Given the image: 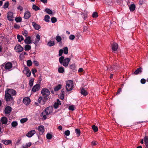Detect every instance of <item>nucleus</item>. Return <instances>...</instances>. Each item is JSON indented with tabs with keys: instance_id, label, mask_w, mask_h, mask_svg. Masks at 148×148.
<instances>
[{
	"instance_id": "obj_1",
	"label": "nucleus",
	"mask_w": 148,
	"mask_h": 148,
	"mask_svg": "<svg viewBox=\"0 0 148 148\" xmlns=\"http://www.w3.org/2000/svg\"><path fill=\"white\" fill-rule=\"evenodd\" d=\"M53 111L52 107L51 106L49 107L46 108L45 110L42 112L41 116L45 120L47 118L46 116L52 113Z\"/></svg>"
},
{
	"instance_id": "obj_2",
	"label": "nucleus",
	"mask_w": 148,
	"mask_h": 148,
	"mask_svg": "<svg viewBox=\"0 0 148 148\" xmlns=\"http://www.w3.org/2000/svg\"><path fill=\"white\" fill-rule=\"evenodd\" d=\"M70 61V58H67L64 59V57L63 56L60 57L59 59V61L60 63L61 64H62L63 66L65 67L68 66Z\"/></svg>"
},
{
	"instance_id": "obj_3",
	"label": "nucleus",
	"mask_w": 148,
	"mask_h": 148,
	"mask_svg": "<svg viewBox=\"0 0 148 148\" xmlns=\"http://www.w3.org/2000/svg\"><path fill=\"white\" fill-rule=\"evenodd\" d=\"M12 67V64L10 62H5L1 65V67L5 70L10 71L11 70Z\"/></svg>"
},
{
	"instance_id": "obj_4",
	"label": "nucleus",
	"mask_w": 148,
	"mask_h": 148,
	"mask_svg": "<svg viewBox=\"0 0 148 148\" xmlns=\"http://www.w3.org/2000/svg\"><path fill=\"white\" fill-rule=\"evenodd\" d=\"M66 88L67 91H69L73 89V82L72 81L69 80L66 82Z\"/></svg>"
},
{
	"instance_id": "obj_5",
	"label": "nucleus",
	"mask_w": 148,
	"mask_h": 148,
	"mask_svg": "<svg viewBox=\"0 0 148 148\" xmlns=\"http://www.w3.org/2000/svg\"><path fill=\"white\" fill-rule=\"evenodd\" d=\"M23 49V48L19 45H16L14 47V50L15 51L18 53L22 52Z\"/></svg>"
},
{
	"instance_id": "obj_6",
	"label": "nucleus",
	"mask_w": 148,
	"mask_h": 148,
	"mask_svg": "<svg viewBox=\"0 0 148 148\" xmlns=\"http://www.w3.org/2000/svg\"><path fill=\"white\" fill-rule=\"evenodd\" d=\"M23 72L27 77H29L30 76L31 73L29 68L27 67H25Z\"/></svg>"
},
{
	"instance_id": "obj_7",
	"label": "nucleus",
	"mask_w": 148,
	"mask_h": 148,
	"mask_svg": "<svg viewBox=\"0 0 148 148\" xmlns=\"http://www.w3.org/2000/svg\"><path fill=\"white\" fill-rule=\"evenodd\" d=\"M40 85L38 84H37L34 86L32 89V91L34 92H37L40 89Z\"/></svg>"
},
{
	"instance_id": "obj_8",
	"label": "nucleus",
	"mask_w": 148,
	"mask_h": 148,
	"mask_svg": "<svg viewBox=\"0 0 148 148\" xmlns=\"http://www.w3.org/2000/svg\"><path fill=\"white\" fill-rule=\"evenodd\" d=\"M30 102V99L29 97H27L24 98L23 100V103L26 105H29Z\"/></svg>"
},
{
	"instance_id": "obj_9",
	"label": "nucleus",
	"mask_w": 148,
	"mask_h": 148,
	"mask_svg": "<svg viewBox=\"0 0 148 148\" xmlns=\"http://www.w3.org/2000/svg\"><path fill=\"white\" fill-rule=\"evenodd\" d=\"M12 110L11 107L10 106L6 107L4 110L5 113L6 114H10Z\"/></svg>"
},
{
	"instance_id": "obj_10",
	"label": "nucleus",
	"mask_w": 148,
	"mask_h": 148,
	"mask_svg": "<svg viewBox=\"0 0 148 148\" xmlns=\"http://www.w3.org/2000/svg\"><path fill=\"white\" fill-rule=\"evenodd\" d=\"M39 133L40 134H42L45 131L44 127L42 125H40L38 127Z\"/></svg>"
},
{
	"instance_id": "obj_11",
	"label": "nucleus",
	"mask_w": 148,
	"mask_h": 148,
	"mask_svg": "<svg viewBox=\"0 0 148 148\" xmlns=\"http://www.w3.org/2000/svg\"><path fill=\"white\" fill-rule=\"evenodd\" d=\"M5 100L6 101H9L12 99V97L9 93H5Z\"/></svg>"
},
{
	"instance_id": "obj_12",
	"label": "nucleus",
	"mask_w": 148,
	"mask_h": 148,
	"mask_svg": "<svg viewBox=\"0 0 148 148\" xmlns=\"http://www.w3.org/2000/svg\"><path fill=\"white\" fill-rule=\"evenodd\" d=\"M8 119L6 117H2L0 121V123H2V124H6L8 122Z\"/></svg>"
},
{
	"instance_id": "obj_13",
	"label": "nucleus",
	"mask_w": 148,
	"mask_h": 148,
	"mask_svg": "<svg viewBox=\"0 0 148 148\" xmlns=\"http://www.w3.org/2000/svg\"><path fill=\"white\" fill-rule=\"evenodd\" d=\"M35 133L36 132L35 130H32L28 132V133L26 134V136L29 138H30L32 137Z\"/></svg>"
},
{
	"instance_id": "obj_14",
	"label": "nucleus",
	"mask_w": 148,
	"mask_h": 148,
	"mask_svg": "<svg viewBox=\"0 0 148 148\" xmlns=\"http://www.w3.org/2000/svg\"><path fill=\"white\" fill-rule=\"evenodd\" d=\"M112 49L114 52L117 50L118 48V45L116 43H114L112 45Z\"/></svg>"
},
{
	"instance_id": "obj_15",
	"label": "nucleus",
	"mask_w": 148,
	"mask_h": 148,
	"mask_svg": "<svg viewBox=\"0 0 148 148\" xmlns=\"http://www.w3.org/2000/svg\"><path fill=\"white\" fill-rule=\"evenodd\" d=\"M13 18V13L10 12H8L7 14V18L10 21H11L12 20V18Z\"/></svg>"
},
{
	"instance_id": "obj_16",
	"label": "nucleus",
	"mask_w": 148,
	"mask_h": 148,
	"mask_svg": "<svg viewBox=\"0 0 148 148\" xmlns=\"http://www.w3.org/2000/svg\"><path fill=\"white\" fill-rule=\"evenodd\" d=\"M31 16L30 12L29 11H27L25 12L24 18L25 19H28Z\"/></svg>"
},
{
	"instance_id": "obj_17",
	"label": "nucleus",
	"mask_w": 148,
	"mask_h": 148,
	"mask_svg": "<svg viewBox=\"0 0 148 148\" xmlns=\"http://www.w3.org/2000/svg\"><path fill=\"white\" fill-rule=\"evenodd\" d=\"M119 68V67L118 66V65L116 64L115 65H113L112 66L110 69L111 71H114L115 72L117 69Z\"/></svg>"
},
{
	"instance_id": "obj_18",
	"label": "nucleus",
	"mask_w": 148,
	"mask_h": 148,
	"mask_svg": "<svg viewBox=\"0 0 148 148\" xmlns=\"http://www.w3.org/2000/svg\"><path fill=\"white\" fill-rule=\"evenodd\" d=\"M113 2V0H104L103 3L106 4L110 5L112 4Z\"/></svg>"
},
{
	"instance_id": "obj_19",
	"label": "nucleus",
	"mask_w": 148,
	"mask_h": 148,
	"mask_svg": "<svg viewBox=\"0 0 148 148\" xmlns=\"http://www.w3.org/2000/svg\"><path fill=\"white\" fill-rule=\"evenodd\" d=\"M25 43L27 44H29L32 43L31 37L30 36L26 37V39L24 40Z\"/></svg>"
},
{
	"instance_id": "obj_20",
	"label": "nucleus",
	"mask_w": 148,
	"mask_h": 148,
	"mask_svg": "<svg viewBox=\"0 0 148 148\" xmlns=\"http://www.w3.org/2000/svg\"><path fill=\"white\" fill-rule=\"evenodd\" d=\"M61 104L60 101L59 99H57L56 102L54 104V107L55 109L58 108L59 105Z\"/></svg>"
},
{
	"instance_id": "obj_21",
	"label": "nucleus",
	"mask_w": 148,
	"mask_h": 148,
	"mask_svg": "<svg viewBox=\"0 0 148 148\" xmlns=\"http://www.w3.org/2000/svg\"><path fill=\"white\" fill-rule=\"evenodd\" d=\"M40 39V36L38 34H37L36 36V38L34 42V44L36 45L39 42Z\"/></svg>"
},
{
	"instance_id": "obj_22",
	"label": "nucleus",
	"mask_w": 148,
	"mask_h": 148,
	"mask_svg": "<svg viewBox=\"0 0 148 148\" xmlns=\"http://www.w3.org/2000/svg\"><path fill=\"white\" fill-rule=\"evenodd\" d=\"M32 25H33V26L34 27V28L38 30L40 28V27L39 25L36 24L34 22H32Z\"/></svg>"
},
{
	"instance_id": "obj_23",
	"label": "nucleus",
	"mask_w": 148,
	"mask_h": 148,
	"mask_svg": "<svg viewBox=\"0 0 148 148\" xmlns=\"http://www.w3.org/2000/svg\"><path fill=\"white\" fill-rule=\"evenodd\" d=\"M1 142L5 145H8L11 144L12 143V141L10 140H3L1 141Z\"/></svg>"
},
{
	"instance_id": "obj_24",
	"label": "nucleus",
	"mask_w": 148,
	"mask_h": 148,
	"mask_svg": "<svg viewBox=\"0 0 148 148\" xmlns=\"http://www.w3.org/2000/svg\"><path fill=\"white\" fill-rule=\"evenodd\" d=\"M142 69L141 68H139L137 69L134 72V74L135 75L138 74L142 72Z\"/></svg>"
},
{
	"instance_id": "obj_25",
	"label": "nucleus",
	"mask_w": 148,
	"mask_h": 148,
	"mask_svg": "<svg viewBox=\"0 0 148 148\" xmlns=\"http://www.w3.org/2000/svg\"><path fill=\"white\" fill-rule=\"evenodd\" d=\"M55 45V42L54 41H52L49 40L47 43V45L49 47H51Z\"/></svg>"
},
{
	"instance_id": "obj_26",
	"label": "nucleus",
	"mask_w": 148,
	"mask_h": 148,
	"mask_svg": "<svg viewBox=\"0 0 148 148\" xmlns=\"http://www.w3.org/2000/svg\"><path fill=\"white\" fill-rule=\"evenodd\" d=\"M17 38L19 42H21L24 39L23 36L22 35H20L19 34L17 36Z\"/></svg>"
},
{
	"instance_id": "obj_27",
	"label": "nucleus",
	"mask_w": 148,
	"mask_h": 148,
	"mask_svg": "<svg viewBox=\"0 0 148 148\" xmlns=\"http://www.w3.org/2000/svg\"><path fill=\"white\" fill-rule=\"evenodd\" d=\"M44 97V99L46 100H47L48 98L50 99L49 96L50 93H42Z\"/></svg>"
},
{
	"instance_id": "obj_28",
	"label": "nucleus",
	"mask_w": 148,
	"mask_h": 148,
	"mask_svg": "<svg viewBox=\"0 0 148 148\" xmlns=\"http://www.w3.org/2000/svg\"><path fill=\"white\" fill-rule=\"evenodd\" d=\"M136 6L134 4H132L129 6V9L131 11H133L135 9Z\"/></svg>"
},
{
	"instance_id": "obj_29",
	"label": "nucleus",
	"mask_w": 148,
	"mask_h": 148,
	"mask_svg": "<svg viewBox=\"0 0 148 148\" xmlns=\"http://www.w3.org/2000/svg\"><path fill=\"white\" fill-rule=\"evenodd\" d=\"M31 145V142H29L28 143H26L25 144H23L22 147L23 148H27L30 147Z\"/></svg>"
},
{
	"instance_id": "obj_30",
	"label": "nucleus",
	"mask_w": 148,
	"mask_h": 148,
	"mask_svg": "<svg viewBox=\"0 0 148 148\" xmlns=\"http://www.w3.org/2000/svg\"><path fill=\"white\" fill-rule=\"evenodd\" d=\"M62 85L61 84H59L57 86H56L54 88L55 91L56 92L58 91L61 88Z\"/></svg>"
},
{
	"instance_id": "obj_31",
	"label": "nucleus",
	"mask_w": 148,
	"mask_h": 148,
	"mask_svg": "<svg viewBox=\"0 0 148 148\" xmlns=\"http://www.w3.org/2000/svg\"><path fill=\"white\" fill-rule=\"evenodd\" d=\"M56 39L58 42H60L62 40V38L60 36L58 35L56 36Z\"/></svg>"
},
{
	"instance_id": "obj_32",
	"label": "nucleus",
	"mask_w": 148,
	"mask_h": 148,
	"mask_svg": "<svg viewBox=\"0 0 148 148\" xmlns=\"http://www.w3.org/2000/svg\"><path fill=\"white\" fill-rule=\"evenodd\" d=\"M58 71L60 73H63L64 71V68L62 67H60L58 69Z\"/></svg>"
},
{
	"instance_id": "obj_33",
	"label": "nucleus",
	"mask_w": 148,
	"mask_h": 148,
	"mask_svg": "<svg viewBox=\"0 0 148 148\" xmlns=\"http://www.w3.org/2000/svg\"><path fill=\"white\" fill-rule=\"evenodd\" d=\"M32 8L35 11H38L40 10V8L34 4H33V5Z\"/></svg>"
},
{
	"instance_id": "obj_34",
	"label": "nucleus",
	"mask_w": 148,
	"mask_h": 148,
	"mask_svg": "<svg viewBox=\"0 0 148 148\" xmlns=\"http://www.w3.org/2000/svg\"><path fill=\"white\" fill-rule=\"evenodd\" d=\"M45 11L48 14L50 15L52 14L53 12L49 8H46L45 9Z\"/></svg>"
},
{
	"instance_id": "obj_35",
	"label": "nucleus",
	"mask_w": 148,
	"mask_h": 148,
	"mask_svg": "<svg viewBox=\"0 0 148 148\" xmlns=\"http://www.w3.org/2000/svg\"><path fill=\"white\" fill-rule=\"evenodd\" d=\"M31 49V46L30 45H27L25 47V50L26 51H28Z\"/></svg>"
},
{
	"instance_id": "obj_36",
	"label": "nucleus",
	"mask_w": 148,
	"mask_h": 148,
	"mask_svg": "<svg viewBox=\"0 0 148 148\" xmlns=\"http://www.w3.org/2000/svg\"><path fill=\"white\" fill-rule=\"evenodd\" d=\"M5 92H16V91L12 89H7L5 91Z\"/></svg>"
},
{
	"instance_id": "obj_37",
	"label": "nucleus",
	"mask_w": 148,
	"mask_h": 148,
	"mask_svg": "<svg viewBox=\"0 0 148 148\" xmlns=\"http://www.w3.org/2000/svg\"><path fill=\"white\" fill-rule=\"evenodd\" d=\"M63 52L65 54H67L68 53V49L67 47H64L63 49Z\"/></svg>"
},
{
	"instance_id": "obj_38",
	"label": "nucleus",
	"mask_w": 148,
	"mask_h": 148,
	"mask_svg": "<svg viewBox=\"0 0 148 148\" xmlns=\"http://www.w3.org/2000/svg\"><path fill=\"white\" fill-rule=\"evenodd\" d=\"M41 92H50L48 89L44 88L42 89L41 91Z\"/></svg>"
},
{
	"instance_id": "obj_39",
	"label": "nucleus",
	"mask_w": 148,
	"mask_h": 148,
	"mask_svg": "<svg viewBox=\"0 0 148 148\" xmlns=\"http://www.w3.org/2000/svg\"><path fill=\"white\" fill-rule=\"evenodd\" d=\"M34 82V79L33 78H32L29 81V84L30 87L32 86L33 85V83Z\"/></svg>"
},
{
	"instance_id": "obj_40",
	"label": "nucleus",
	"mask_w": 148,
	"mask_h": 148,
	"mask_svg": "<svg viewBox=\"0 0 148 148\" xmlns=\"http://www.w3.org/2000/svg\"><path fill=\"white\" fill-rule=\"evenodd\" d=\"M59 98L62 100L64 98V93H60V94L58 95Z\"/></svg>"
},
{
	"instance_id": "obj_41",
	"label": "nucleus",
	"mask_w": 148,
	"mask_h": 148,
	"mask_svg": "<svg viewBox=\"0 0 148 148\" xmlns=\"http://www.w3.org/2000/svg\"><path fill=\"white\" fill-rule=\"evenodd\" d=\"M76 66L75 64H73L70 66V68L72 70H74Z\"/></svg>"
},
{
	"instance_id": "obj_42",
	"label": "nucleus",
	"mask_w": 148,
	"mask_h": 148,
	"mask_svg": "<svg viewBox=\"0 0 148 148\" xmlns=\"http://www.w3.org/2000/svg\"><path fill=\"white\" fill-rule=\"evenodd\" d=\"M15 20L16 22H20L22 21V18L21 17H16L15 18Z\"/></svg>"
},
{
	"instance_id": "obj_43",
	"label": "nucleus",
	"mask_w": 148,
	"mask_h": 148,
	"mask_svg": "<svg viewBox=\"0 0 148 148\" xmlns=\"http://www.w3.org/2000/svg\"><path fill=\"white\" fill-rule=\"evenodd\" d=\"M50 18L49 16L48 15L45 16V20L47 22L49 21V19Z\"/></svg>"
},
{
	"instance_id": "obj_44",
	"label": "nucleus",
	"mask_w": 148,
	"mask_h": 148,
	"mask_svg": "<svg viewBox=\"0 0 148 148\" xmlns=\"http://www.w3.org/2000/svg\"><path fill=\"white\" fill-rule=\"evenodd\" d=\"M75 132L77 135V136H79L80 135V131L78 129H76L75 130Z\"/></svg>"
},
{
	"instance_id": "obj_45",
	"label": "nucleus",
	"mask_w": 148,
	"mask_h": 148,
	"mask_svg": "<svg viewBox=\"0 0 148 148\" xmlns=\"http://www.w3.org/2000/svg\"><path fill=\"white\" fill-rule=\"evenodd\" d=\"M27 121V118H24L21 119L20 120L21 123H23Z\"/></svg>"
},
{
	"instance_id": "obj_46",
	"label": "nucleus",
	"mask_w": 148,
	"mask_h": 148,
	"mask_svg": "<svg viewBox=\"0 0 148 148\" xmlns=\"http://www.w3.org/2000/svg\"><path fill=\"white\" fill-rule=\"evenodd\" d=\"M92 128L93 130L95 132L97 131L98 129L97 127L95 125H93L92 126Z\"/></svg>"
},
{
	"instance_id": "obj_47",
	"label": "nucleus",
	"mask_w": 148,
	"mask_h": 148,
	"mask_svg": "<svg viewBox=\"0 0 148 148\" xmlns=\"http://www.w3.org/2000/svg\"><path fill=\"white\" fill-rule=\"evenodd\" d=\"M144 140L145 144H148V136H145L144 138Z\"/></svg>"
},
{
	"instance_id": "obj_48",
	"label": "nucleus",
	"mask_w": 148,
	"mask_h": 148,
	"mask_svg": "<svg viewBox=\"0 0 148 148\" xmlns=\"http://www.w3.org/2000/svg\"><path fill=\"white\" fill-rule=\"evenodd\" d=\"M98 14L96 12H94L92 14V17L93 18H95L98 17Z\"/></svg>"
},
{
	"instance_id": "obj_49",
	"label": "nucleus",
	"mask_w": 148,
	"mask_h": 148,
	"mask_svg": "<svg viewBox=\"0 0 148 148\" xmlns=\"http://www.w3.org/2000/svg\"><path fill=\"white\" fill-rule=\"evenodd\" d=\"M46 137L47 139H51L52 137V135L50 133H48L47 134Z\"/></svg>"
},
{
	"instance_id": "obj_50",
	"label": "nucleus",
	"mask_w": 148,
	"mask_h": 148,
	"mask_svg": "<svg viewBox=\"0 0 148 148\" xmlns=\"http://www.w3.org/2000/svg\"><path fill=\"white\" fill-rule=\"evenodd\" d=\"M17 124L16 121H13L11 123V125L13 127H15L17 125Z\"/></svg>"
},
{
	"instance_id": "obj_51",
	"label": "nucleus",
	"mask_w": 148,
	"mask_h": 148,
	"mask_svg": "<svg viewBox=\"0 0 148 148\" xmlns=\"http://www.w3.org/2000/svg\"><path fill=\"white\" fill-rule=\"evenodd\" d=\"M69 109L70 110L73 111L75 109V107L73 105H71L69 107Z\"/></svg>"
},
{
	"instance_id": "obj_52",
	"label": "nucleus",
	"mask_w": 148,
	"mask_h": 148,
	"mask_svg": "<svg viewBox=\"0 0 148 148\" xmlns=\"http://www.w3.org/2000/svg\"><path fill=\"white\" fill-rule=\"evenodd\" d=\"M32 63L30 60H28L27 62V65L28 66H30L32 65Z\"/></svg>"
},
{
	"instance_id": "obj_53",
	"label": "nucleus",
	"mask_w": 148,
	"mask_h": 148,
	"mask_svg": "<svg viewBox=\"0 0 148 148\" xmlns=\"http://www.w3.org/2000/svg\"><path fill=\"white\" fill-rule=\"evenodd\" d=\"M28 34L26 30H24L22 32V34L24 36L26 37H27V34Z\"/></svg>"
},
{
	"instance_id": "obj_54",
	"label": "nucleus",
	"mask_w": 148,
	"mask_h": 148,
	"mask_svg": "<svg viewBox=\"0 0 148 148\" xmlns=\"http://www.w3.org/2000/svg\"><path fill=\"white\" fill-rule=\"evenodd\" d=\"M9 5V3L8 2H7L5 3L3 5V7L4 8H6L8 7Z\"/></svg>"
},
{
	"instance_id": "obj_55",
	"label": "nucleus",
	"mask_w": 148,
	"mask_h": 148,
	"mask_svg": "<svg viewBox=\"0 0 148 148\" xmlns=\"http://www.w3.org/2000/svg\"><path fill=\"white\" fill-rule=\"evenodd\" d=\"M51 22L52 23H55L57 21L56 18L54 17H53L51 19Z\"/></svg>"
},
{
	"instance_id": "obj_56",
	"label": "nucleus",
	"mask_w": 148,
	"mask_h": 148,
	"mask_svg": "<svg viewBox=\"0 0 148 148\" xmlns=\"http://www.w3.org/2000/svg\"><path fill=\"white\" fill-rule=\"evenodd\" d=\"M25 55H27V53L26 52H23V53H21L20 54L19 57H24V56Z\"/></svg>"
},
{
	"instance_id": "obj_57",
	"label": "nucleus",
	"mask_w": 148,
	"mask_h": 148,
	"mask_svg": "<svg viewBox=\"0 0 148 148\" xmlns=\"http://www.w3.org/2000/svg\"><path fill=\"white\" fill-rule=\"evenodd\" d=\"M64 134H65V135L67 136H68L70 134V132L69 130H67L64 132Z\"/></svg>"
},
{
	"instance_id": "obj_58",
	"label": "nucleus",
	"mask_w": 148,
	"mask_h": 148,
	"mask_svg": "<svg viewBox=\"0 0 148 148\" xmlns=\"http://www.w3.org/2000/svg\"><path fill=\"white\" fill-rule=\"evenodd\" d=\"M75 38V36L73 35H71L69 37V38L71 40H74Z\"/></svg>"
},
{
	"instance_id": "obj_59",
	"label": "nucleus",
	"mask_w": 148,
	"mask_h": 148,
	"mask_svg": "<svg viewBox=\"0 0 148 148\" xmlns=\"http://www.w3.org/2000/svg\"><path fill=\"white\" fill-rule=\"evenodd\" d=\"M17 8L18 10H20V11H22L23 10V7L20 5H18Z\"/></svg>"
},
{
	"instance_id": "obj_60",
	"label": "nucleus",
	"mask_w": 148,
	"mask_h": 148,
	"mask_svg": "<svg viewBox=\"0 0 148 148\" xmlns=\"http://www.w3.org/2000/svg\"><path fill=\"white\" fill-rule=\"evenodd\" d=\"M32 74L34 75L35 73L37 72V70L35 69H32Z\"/></svg>"
},
{
	"instance_id": "obj_61",
	"label": "nucleus",
	"mask_w": 148,
	"mask_h": 148,
	"mask_svg": "<svg viewBox=\"0 0 148 148\" xmlns=\"http://www.w3.org/2000/svg\"><path fill=\"white\" fill-rule=\"evenodd\" d=\"M63 53V50L62 49H60L59 51V56H61L62 54Z\"/></svg>"
},
{
	"instance_id": "obj_62",
	"label": "nucleus",
	"mask_w": 148,
	"mask_h": 148,
	"mask_svg": "<svg viewBox=\"0 0 148 148\" xmlns=\"http://www.w3.org/2000/svg\"><path fill=\"white\" fill-rule=\"evenodd\" d=\"M114 1H115L116 2V3L118 4H119L120 3H121L122 1V0H113Z\"/></svg>"
},
{
	"instance_id": "obj_63",
	"label": "nucleus",
	"mask_w": 148,
	"mask_h": 148,
	"mask_svg": "<svg viewBox=\"0 0 148 148\" xmlns=\"http://www.w3.org/2000/svg\"><path fill=\"white\" fill-rule=\"evenodd\" d=\"M146 82V80L144 79H142L140 80V82L142 84H144Z\"/></svg>"
},
{
	"instance_id": "obj_64",
	"label": "nucleus",
	"mask_w": 148,
	"mask_h": 148,
	"mask_svg": "<svg viewBox=\"0 0 148 148\" xmlns=\"http://www.w3.org/2000/svg\"><path fill=\"white\" fill-rule=\"evenodd\" d=\"M80 89L81 90V92H87V91H86V90H85L84 88H80Z\"/></svg>"
}]
</instances>
